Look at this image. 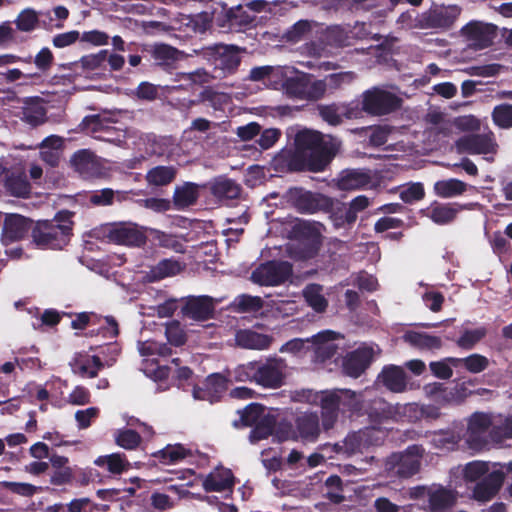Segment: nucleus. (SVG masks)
<instances>
[{"instance_id": "393cba45", "label": "nucleus", "mask_w": 512, "mask_h": 512, "mask_svg": "<svg viewBox=\"0 0 512 512\" xmlns=\"http://www.w3.org/2000/svg\"><path fill=\"white\" fill-rule=\"evenodd\" d=\"M203 387H194L193 396L199 400H209L213 402L218 399L228 389V380L220 373H214L204 381Z\"/></svg>"}, {"instance_id": "7c9ffc66", "label": "nucleus", "mask_w": 512, "mask_h": 512, "mask_svg": "<svg viewBox=\"0 0 512 512\" xmlns=\"http://www.w3.org/2000/svg\"><path fill=\"white\" fill-rule=\"evenodd\" d=\"M371 175L367 170L347 169L342 171L338 179V187L341 190L362 189L371 183Z\"/></svg>"}, {"instance_id": "0e129e2a", "label": "nucleus", "mask_w": 512, "mask_h": 512, "mask_svg": "<svg viewBox=\"0 0 512 512\" xmlns=\"http://www.w3.org/2000/svg\"><path fill=\"white\" fill-rule=\"evenodd\" d=\"M284 88L290 97L306 100L307 80L299 77H291L284 82Z\"/></svg>"}, {"instance_id": "58836bf2", "label": "nucleus", "mask_w": 512, "mask_h": 512, "mask_svg": "<svg viewBox=\"0 0 512 512\" xmlns=\"http://www.w3.org/2000/svg\"><path fill=\"white\" fill-rule=\"evenodd\" d=\"M468 185L456 178L436 181L434 193L441 198H452L464 194Z\"/></svg>"}, {"instance_id": "a211bd4d", "label": "nucleus", "mask_w": 512, "mask_h": 512, "mask_svg": "<svg viewBox=\"0 0 512 512\" xmlns=\"http://www.w3.org/2000/svg\"><path fill=\"white\" fill-rule=\"evenodd\" d=\"M340 337V334L332 330H323L307 342H311L313 346V361L315 363H325L331 360L338 353L339 345L335 340Z\"/></svg>"}, {"instance_id": "5fc2aeb1", "label": "nucleus", "mask_w": 512, "mask_h": 512, "mask_svg": "<svg viewBox=\"0 0 512 512\" xmlns=\"http://www.w3.org/2000/svg\"><path fill=\"white\" fill-rule=\"evenodd\" d=\"M312 30L309 20L301 19L294 23L284 34L283 38L289 43H298L305 38Z\"/></svg>"}, {"instance_id": "052dcab7", "label": "nucleus", "mask_w": 512, "mask_h": 512, "mask_svg": "<svg viewBox=\"0 0 512 512\" xmlns=\"http://www.w3.org/2000/svg\"><path fill=\"white\" fill-rule=\"evenodd\" d=\"M189 24L195 33H205L207 30L214 27V10L211 13L202 11L192 15L190 17Z\"/></svg>"}, {"instance_id": "dca6fc26", "label": "nucleus", "mask_w": 512, "mask_h": 512, "mask_svg": "<svg viewBox=\"0 0 512 512\" xmlns=\"http://www.w3.org/2000/svg\"><path fill=\"white\" fill-rule=\"evenodd\" d=\"M70 165L82 178L93 179L103 175L100 158L89 149H80L70 158Z\"/></svg>"}, {"instance_id": "7ed1b4c3", "label": "nucleus", "mask_w": 512, "mask_h": 512, "mask_svg": "<svg viewBox=\"0 0 512 512\" xmlns=\"http://www.w3.org/2000/svg\"><path fill=\"white\" fill-rule=\"evenodd\" d=\"M73 213L59 211L51 220H39L31 230L32 242L42 249H63L73 235Z\"/></svg>"}, {"instance_id": "f8f14e48", "label": "nucleus", "mask_w": 512, "mask_h": 512, "mask_svg": "<svg viewBox=\"0 0 512 512\" xmlns=\"http://www.w3.org/2000/svg\"><path fill=\"white\" fill-rule=\"evenodd\" d=\"M461 9L456 5L431 8L417 18L421 29H448L459 17Z\"/></svg>"}, {"instance_id": "9b49d317", "label": "nucleus", "mask_w": 512, "mask_h": 512, "mask_svg": "<svg viewBox=\"0 0 512 512\" xmlns=\"http://www.w3.org/2000/svg\"><path fill=\"white\" fill-rule=\"evenodd\" d=\"M289 199L293 207L303 214L323 212L324 209L331 205V197L303 188L290 189Z\"/></svg>"}, {"instance_id": "13d9d810", "label": "nucleus", "mask_w": 512, "mask_h": 512, "mask_svg": "<svg viewBox=\"0 0 512 512\" xmlns=\"http://www.w3.org/2000/svg\"><path fill=\"white\" fill-rule=\"evenodd\" d=\"M494 124L502 129L512 127V104L503 103L494 107L492 111Z\"/></svg>"}, {"instance_id": "2f4dec72", "label": "nucleus", "mask_w": 512, "mask_h": 512, "mask_svg": "<svg viewBox=\"0 0 512 512\" xmlns=\"http://www.w3.org/2000/svg\"><path fill=\"white\" fill-rule=\"evenodd\" d=\"M383 385L395 393L403 392L407 386L406 373L403 368L395 365H388L382 369L380 374Z\"/></svg>"}, {"instance_id": "8fccbe9b", "label": "nucleus", "mask_w": 512, "mask_h": 512, "mask_svg": "<svg viewBox=\"0 0 512 512\" xmlns=\"http://www.w3.org/2000/svg\"><path fill=\"white\" fill-rule=\"evenodd\" d=\"M14 23L18 31L30 33L39 27V15L34 9L25 8L18 14Z\"/></svg>"}, {"instance_id": "4468645a", "label": "nucleus", "mask_w": 512, "mask_h": 512, "mask_svg": "<svg viewBox=\"0 0 512 512\" xmlns=\"http://www.w3.org/2000/svg\"><path fill=\"white\" fill-rule=\"evenodd\" d=\"M496 31L497 27L495 25L481 21H470L461 28L462 36L469 42V45L476 50L491 46L496 36Z\"/></svg>"}, {"instance_id": "5701e85b", "label": "nucleus", "mask_w": 512, "mask_h": 512, "mask_svg": "<svg viewBox=\"0 0 512 512\" xmlns=\"http://www.w3.org/2000/svg\"><path fill=\"white\" fill-rule=\"evenodd\" d=\"M491 416L483 412L473 413L468 421L467 441L471 445L483 446L486 444L485 435L492 427Z\"/></svg>"}, {"instance_id": "bf43d9fd", "label": "nucleus", "mask_w": 512, "mask_h": 512, "mask_svg": "<svg viewBox=\"0 0 512 512\" xmlns=\"http://www.w3.org/2000/svg\"><path fill=\"white\" fill-rule=\"evenodd\" d=\"M87 200L90 205L95 207L112 206L115 203L114 190L111 188H103L92 191L88 194Z\"/></svg>"}, {"instance_id": "a878e982", "label": "nucleus", "mask_w": 512, "mask_h": 512, "mask_svg": "<svg viewBox=\"0 0 512 512\" xmlns=\"http://www.w3.org/2000/svg\"><path fill=\"white\" fill-rule=\"evenodd\" d=\"M298 436L308 442H315L320 435L319 416L316 413H304L295 420Z\"/></svg>"}, {"instance_id": "423d86ee", "label": "nucleus", "mask_w": 512, "mask_h": 512, "mask_svg": "<svg viewBox=\"0 0 512 512\" xmlns=\"http://www.w3.org/2000/svg\"><path fill=\"white\" fill-rule=\"evenodd\" d=\"M240 48L236 45L216 43L202 48V55L213 65V77L224 78L234 74L240 63Z\"/></svg>"}, {"instance_id": "cd10ccee", "label": "nucleus", "mask_w": 512, "mask_h": 512, "mask_svg": "<svg viewBox=\"0 0 512 512\" xmlns=\"http://www.w3.org/2000/svg\"><path fill=\"white\" fill-rule=\"evenodd\" d=\"M235 340L241 348L264 350L270 347L273 337L252 330H240L236 333Z\"/></svg>"}, {"instance_id": "aec40b11", "label": "nucleus", "mask_w": 512, "mask_h": 512, "mask_svg": "<svg viewBox=\"0 0 512 512\" xmlns=\"http://www.w3.org/2000/svg\"><path fill=\"white\" fill-rule=\"evenodd\" d=\"M505 474L500 470L488 473L478 481L472 491L473 498L479 502H487L494 498L500 491Z\"/></svg>"}, {"instance_id": "6e6552de", "label": "nucleus", "mask_w": 512, "mask_h": 512, "mask_svg": "<svg viewBox=\"0 0 512 512\" xmlns=\"http://www.w3.org/2000/svg\"><path fill=\"white\" fill-rule=\"evenodd\" d=\"M424 453L422 445H410L404 452L390 455L387 466L400 478H410L419 472Z\"/></svg>"}, {"instance_id": "79ce46f5", "label": "nucleus", "mask_w": 512, "mask_h": 512, "mask_svg": "<svg viewBox=\"0 0 512 512\" xmlns=\"http://www.w3.org/2000/svg\"><path fill=\"white\" fill-rule=\"evenodd\" d=\"M177 169L173 166H156L148 170L146 181L152 186H166L174 181Z\"/></svg>"}, {"instance_id": "4c0bfd02", "label": "nucleus", "mask_w": 512, "mask_h": 512, "mask_svg": "<svg viewBox=\"0 0 512 512\" xmlns=\"http://www.w3.org/2000/svg\"><path fill=\"white\" fill-rule=\"evenodd\" d=\"M6 191L15 197L26 198L31 192V185L25 173H11L5 180Z\"/></svg>"}, {"instance_id": "e2e57ef3", "label": "nucleus", "mask_w": 512, "mask_h": 512, "mask_svg": "<svg viewBox=\"0 0 512 512\" xmlns=\"http://www.w3.org/2000/svg\"><path fill=\"white\" fill-rule=\"evenodd\" d=\"M349 33L350 31L348 32L342 26L334 25L327 28L325 36L329 44L344 47L350 45L351 36H349Z\"/></svg>"}, {"instance_id": "4d7b16f0", "label": "nucleus", "mask_w": 512, "mask_h": 512, "mask_svg": "<svg viewBox=\"0 0 512 512\" xmlns=\"http://www.w3.org/2000/svg\"><path fill=\"white\" fill-rule=\"evenodd\" d=\"M115 442L126 450H134L140 445L141 436L133 429H120L115 434Z\"/></svg>"}, {"instance_id": "774afa93", "label": "nucleus", "mask_w": 512, "mask_h": 512, "mask_svg": "<svg viewBox=\"0 0 512 512\" xmlns=\"http://www.w3.org/2000/svg\"><path fill=\"white\" fill-rule=\"evenodd\" d=\"M400 199L407 204H412L422 200L425 197V189L422 183H410L402 189L399 194Z\"/></svg>"}, {"instance_id": "9d476101", "label": "nucleus", "mask_w": 512, "mask_h": 512, "mask_svg": "<svg viewBox=\"0 0 512 512\" xmlns=\"http://www.w3.org/2000/svg\"><path fill=\"white\" fill-rule=\"evenodd\" d=\"M455 145L459 152L470 155L496 154L498 150L495 135L491 130L463 135L457 139Z\"/></svg>"}, {"instance_id": "603ef678", "label": "nucleus", "mask_w": 512, "mask_h": 512, "mask_svg": "<svg viewBox=\"0 0 512 512\" xmlns=\"http://www.w3.org/2000/svg\"><path fill=\"white\" fill-rule=\"evenodd\" d=\"M328 94L351 84L355 79V73L351 71L338 72L326 75L324 78Z\"/></svg>"}, {"instance_id": "0eeeda50", "label": "nucleus", "mask_w": 512, "mask_h": 512, "mask_svg": "<svg viewBox=\"0 0 512 512\" xmlns=\"http://www.w3.org/2000/svg\"><path fill=\"white\" fill-rule=\"evenodd\" d=\"M293 275V265L288 261L269 260L259 264L251 273L253 283L274 287L284 284Z\"/></svg>"}, {"instance_id": "a19ab883", "label": "nucleus", "mask_w": 512, "mask_h": 512, "mask_svg": "<svg viewBox=\"0 0 512 512\" xmlns=\"http://www.w3.org/2000/svg\"><path fill=\"white\" fill-rule=\"evenodd\" d=\"M94 463L99 467L105 466L111 474H121L130 468V463L123 453L99 456Z\"/></svg>"}, {"instance_id": "c756f323", "label": "nucleus", "mask_w": 512, "mask_h": 512, "mask_svg": "<svg viewBox=\"0 0 512 512\" xmlns=\"http://www.w3.org/2000/svg\"><path fill=\"white\" fill-rule=\"evenodd\" d=\"M241 191V186L229 178H218L210 183V193L220 202L238 199Z\"/></svg>"}, {"instance_id": "680f3d73", "label": "nucleus", "mask_w": 512, "mask_h": 512, "mask_svg": "<svg viewBox=\"0 0 512 512\" xmlns=\"http://www.w3.org/2000/svg\"><path fill=\"white\" fill-rule=\"evenodd\" d=\"M489 466L483 461H472L465 465L463 469V477L468 482L481 480L488 474Z\"/></svg>"}, {"instance_id": "c03bdc74", "label": "nucleus", "mask_w": 512, "mask_h": 512, "mask_svg": "<svg viewBox=\"0 0 512 512\" xmlns=\"http://www.w3.org/2000/svg\"><path fill=\"white\" fill-rule=\"evenodd\" d=\"M151 58L155 65L169 68L172 67L176 60L178 50L167 44H157L150 50Z\"/></svg>"}, {"instance_id": "69168bd1", "label": "nucleus", "mask_w": 512, "mask_h": 512, "mask_svg": "<svg viewBox=\"0 0 512 512\" xmlns=\"http://www.w3.org/2000/svg\"><path fill=\"white\" fill-rule=\"evenodd\" d=\"M22 114V120L34 127L46 121V109L39 104L25 107Z\"/></svg>"}, {"instance_id": "09e8293b", "label": "nucleus", "mask_w": 512, "mask_h": 512, "mask_svg": "<svg viewBox=\"0 0 512 512\" xmlns=\"http://www.w3.org/2000/svg\"><path fill=\"white\" fill-rule=\"evenodd\" d=\"M363 436L361 432L348 434L341 443H336L334 449L337 453L347 457L362 452Z\"/></svg>"}, {"instance_id": "49530a36", "label": "nucleus", "mask_w": 512, "mask_h": 512, "mask_svg": "<svg viewBox=\"0 0 512 512\" xmlns=\"http://www.w3.org/2000/svg\"><path fill=\"white\" fill-rule=\"evenodd\" d=\"M252 427L249 440L251 443H257L273 434L276 427V419L273 415L266 414Z\"/></svg>"}, {"instance_id": "bb28decb", "label": "nucleus", "mask_w": 512, "mask_h": 512, "mask_svg": "<svg viewBox=\"0 0 512 512\" xmlns=\"http://www.w3.org/2000/svg\"><path fill=\"white\" fill-rule=\"evenodd\" d=\"M462 209L457 203L433 202L427 209V216L437 225H447L456 219Z\"/></svg>"}, {"instance_id": "1a4fd4ad", "label": "nucleus", "mask_w": 512, "mask_h": 512, "mask_svg": "<svg viewBox=\"0 0 512 512\" xmlns=\"http://www.w3.org/2000/svg\"><path fill=\"white\" fill-rule=\"evenodd\" d=\"M104 236L118 245L140 247L147 241L145 231L135 223L120 222L106 226Z\"/></svg>"}, {"instance_id": "37998d69", "label": "nucleus", "mask_w": 512, "mask_h": 512, "mask_svg": "<svg viewBox=\"0 0 512 512\" xmlns=\"http://www.w3.org/2000/svg\"><path fill=\"white\" fill-rule=\"evenodd\" d=\"M265 406L260 403H250L244 409L238 410L240 419L233 422L234 427H252L265 416Z\"/></svg>"}, {"instance_id": "2eb2a0df", "label": "nucleus", "mask_w": 512, "mask_h": 512, "mask_svg": "<svg viewBox=\"0 0 512 512\" xmlns=\"http://www.w3.org/2000/svg\"><path fill=\"white\" fill-rule=\"evenodd\" d=\"M285 361L271 358L265 363L256 362V383L264 388L277 389L284 383Z\"/></svg>"}, {"instance_id": "39448f33", "label": "nucleus", "mask_w": 512, "mask_h": 512, "mask_svg": "<svg viewBox=\"0 0 512 512\" xmlns=\"http://www.w3.org/2000/svg\"><path fill=\"white\" fill-rule=\"evenodd\" d=\"M256 16L243 4L229 6L225 2L214 8V28L221 33H239L253 27Z\"/></svg>"}, {"instance_id": "6ab92c4d", "label": "nucleus", "mask_w": 512, "mask_h": 512, "mask_svg": "<svg viewBox=\"0 0 512 512\" xmlns=\"http://www.w3.org/2000/svg\"><path fill=\"white\" fill-rule=\"evenodd\" d=\"M34 222L19 214H9L5 217L2 238L5 243L20 241L32 230Z\"/></svg>"}, {"instance_id": "e433bc0d", "label": "nucleus", "mask_w": 512, "mask_h": 512, "mask_svg": "<svg viewBox=\"0 0 512 512\" xmlns=\"http://www.w3.org/2000/svg\"><path fill=\"white\" fill-rule=\"evenodd\" d=\"M323 212L329 214V218L336 229L346 226L351 227L356 222V220L346 218L350 210L345 203L337 199L331 198L330 207L324 209Z\"/></svg>"}, {"instance_id": "f257e3e1", "label": "nucleus", "mask_w": 512, "mask_h": 512, "mask_svg": "<svg viewBox=\"0 0 512 512\" xmlns=\"http://www.w3.org/2000/svg\"><path fill=\"white\" fill-rule=\"evenodd\" d=\"M294 151H286L276 159L288 172H322L336 156L340 141L319 131L301 130L294 139Z\"/></svg>"}, {"instance_id": "c9c22d12", "label": "nucleus", "mask_w": 512, "mask_h": 512, "mask_svg": "<svg viewBox=\"0 0 512 512\" xmlns=\"http://www.w3.org/2000/svg\"><path fill=\"white\" fill-rule=\"evenodd\" d=\"M233 486L234 475L229 469L210 473L203 481V488L206 492H222L232 489Z\"/></svg>"}, {"instance_id": "ea45409f", "label": "nucleus", "mask_w": 512, "mask_h": 512, "mask_svg": "<svg viewBox=\"0 0 512 512\" xmlns=\"http://www.w3.org/2000/svg\"><path fill=\"white\" fill-rule=\"evenodd\" d=\"M103 367L104 363L99 355L86 356L75 361L74 372L83 378H95Z\"/></svg>"}, {"instance_id": "3c124183", "label": "nucleus", "mask_w": 512, "mask_h": 512, "mask_svg": "<svg viewBox=\"0 0 512 512\" xmlns=\"http://www.w3.org/2000/svg\"><path fill=\"white\" fill-rule=\"evenodd\" d=\"M111 119L102 116L100 114L88 115L83 118L81 125L83 129L87 130L91 134H96L100 132L109 133L112 129L110 126Z\"/></svg>"}, {"instance_id": "20e7f679", "label": "nucleus", "mask_w": 512, "mask_h": 512, "mask_svg": "<svg viewBox=\"0 0 512 512\" xmlns=\"http://www.w3.org/2000/svg\"><path fill=\"white\" fill-rule=\"evenodd\" d=\"M359 109L358 119L364 115L381 117L396 112L402 107L403 100L394 92L381 86H373L362 92L356 99Z\"/></svg>"}, {"instance_id": "a18cd8bd", "label": "nucleus", "mask_w": 512, "mask_h": 512, "mask_svg": "<svg viewBox=\"0 0 512 512\" xmlns=\"http://www.w3.org/2000/svg\"><path fill=\"white\" fill-rule=\"evenodd\" d=\"M303 297L315 312L323 313L326 311L328 301L322 294V286L319 284H309L303 290Z\"/></svg>"}, {"instance_id": "864d4df0", "label": "nucleus", "mask_w": 512, "mask_h": 512, "mask_svg": "<svg viewBox=\"0 0 512 512\" xmlns=\"http://www.w3.org/2000/svg\"><path fill=\"white\" fill-rule=\"evenodd\" d=\"M234 305L237 312L253 313L263 308L264 301L259 296L242 294L235 298Z\"/></svg>"}, {"instance_id": "f3484780", "label": "nucleus", "mask_w": 512, "mask_h": 512, "mask_svg": "<svg viewBox=\"0 0 512 512\" xmlns=\"http://www.w3.org/2000/svg\"><path fill=\"white\" fill-rule=\"evenodd\" d=\"M374 350L369 346H361L348 352L342 361V372L351 378L360 377L371 365Z\"/></svg>"}, {"instance_id": "ddd939ff", "label": "nucleus", "mask_w": 512, "mask_h": 512, "mask_svg": "<svg viewBox=\"0 0 512 512\" xmlns=\"http://www.w3.org/2000/svg\"><path fill=\"white\" fill-rule=\"evenodd\" d=\"M317 110L321 119L333 127L341 125L344 119H358L359 114L357 100L320 104Z\"/></svg>"}, {"instance_id": "338daca9", "label": "nucleus", "mask_w": 512, "mask_h": 512, "mask_svg": "<svg viewBox=\"0 0 512 512\" xmlns=\"http://www.w3.org/2000/svg\"><path fill=\"white\" fill-rule=\"evenodd\" d=\"M484 327L473 330H465L457 340V345L463 349H472L479 341L486 336Z\"/></svg>"}, {"instance_id": "72a5a7b5", "label": "nucleus", "mask_w": 512, "mask_h": 512, "mask_svg": "<svg viewBox=\"0 0 512 512\" xmlns=\"http://www.w3.org/2000/svg\"><path fill=\"white\" fill-rule=\"evenodd\" d=\"M392 413L390 404L383 398L376 397L368 403L365 402L363 415H367L373 424H382L385 420L391 418Z\"/></svg>"}, {"instance_id": "6e6d98bb", "label": "nucleus", "mask_w": 512, "mask_h": 512, "mask_svg": "<svg viewBox=\"0 0 512 512\" xmlns=\"http://www.w3.org/2000/svg\"><path fill=\"white\" fill-rule=\"evenodd\" d=\"M489 438L495 444L512 439V415L505 417L501 424L493 425L489 430Z\"/></svg>"}, {"instance_id": "f704fd0d", "label": "nucleus", "mask_w": 512, "mask_h": 512, "mask_svg": "<svg viewBox=\"0 0 512 512\" xmlns=\"http://www.w3.org/2000/svg\"><path fill=\"white\" fill-rule=\"evenodd\" d=\"M183 269L184 265L174 258L162 259L155 266L151 267L148 273V279L151 282H157L168 277L176 276Z\"/></svg>"}, {"instance_id": "473e14b6", "label": "nucleus", "mask_w": 512, "mask_h": 512, "mask_svg": "<svg viewBox=\"0 0 512 512\" xmlns=\"http://www.w3.org/2000/svg\"><path fill=\"white\" fill-rule=\"evenodd\" d=\"M402 338L404 342L419 350L433 351L442 347V339L440 337L425 332L409 330L404 333Z\"/></svg>"}, {"instance_id": "f03ea898", "label": "nucleus", "mask_w": 512, "mask_h": 512, "mask_svg": "<svg viewBox=\"0 0 512 512\" xmlns=\"http://www.w3.org/2000/svg\"><path fill=\"white\" fill-rule=\"evenodd\" d=\"M322 426L325 430L334 427L339 413L345 416H362L365 399L362 392L350 389H334L322 392L320 398Z\"/></svg>"}, {"instance_id": "de8ad7c7", "label": "nucleus", "mask_w": 512, "mask_h": 512, "mask_svg": "<svg viewBox=\"0 0 512 512\" xmlns=\"http://www.w3.org/2000/svg\"><path fill=\"white\" fill-rule=\"evenodd\" d=\"M191 455V450L185 448L182 444L167 445L154 454V456L159 457L160 461L164 464L177 463Z\"/></svg>"}, {"instance_id": "b1692460", "label": "nucleus", "mask_w": 512, "mask_h": 512, "mask_svg": "<svg viewBox=\"0 0 512 512\" xmlns=\"http://www.w3.org/2000/svg\"><path fill=\"white\" fill-rule=\"evenodd\" d=\"M183 314L197 321H206L213 317L215 307L209 296H191L182 308Z\"/></svg>"}, {"instance_id": "412c9836", "label": "nucleus", "mask_w": 512, "mask_h": 512, "mask_svg": "<svg viewBox=\"0 0 512 512\" xmlns=\"http://www.w3.org/2000/svg\"><path fill=\"white\" fill-rule=\"evenodd\" d=\"M300 230L305 238L293 244L290 253L297 260L312 259L318 254L320 248L319 235L310 226H304Z\"/></svg>"}, {"instance_id": "c85d7f7f", "label": "nucleus", "mask_w": 512, "mask_h": 512, "mask_svg": "<svg viewBox=\"0 0 512 512\" xmlns=\"http://www.w3.org/2000/svg\"><path fill=\"white\" fill-rule=\"evenodd\" d=\"M201 186L193 182H185L176 186L173 193V205L177 210H184L196 204Z\"/></svg>"}, {"instance_id": "4be33fe9", "label": "nucleus", "mask_w": 512, "mask_h": 512, "mask_svg": "<svg viewBox=\"0 0 512 512\" xmlns=\"http://www.w3.org/2000/svg\"><path fill=\"white\" fill-rule=\"evenodd\" d=\"M425 490L430 512H445L457 501V493L442 485H433Z\"/></svg>"}]
</instances>
